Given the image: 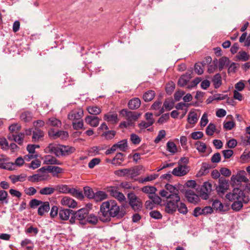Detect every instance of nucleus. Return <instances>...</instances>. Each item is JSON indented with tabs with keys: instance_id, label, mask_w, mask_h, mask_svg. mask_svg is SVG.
<instances>
[{
	"instance_id": "obj_42",
	"label": "nucleus",
	"mask_w": 250,
	"mask_h": 250,
	"mask_svg": "<svg viewBox=\"0 0 250 250\" xmlns=\"http://www.w3.org/2000/svg\"><path fill=\"white\" fill-rule=\"evenodd\" d=\"M56 191L55 187L52 188V187H44L42 188L40 191L39 193L41 195H51L53 194L55 191Z\"/></svg>"
},
{
	"instance_id": "obj_28",
	"label": "nucleus",
	"mask_w": 250,
	"mask_h": 250,
	"mask_svg": "<svg viewBox=\"0 0 250 250\" xmlns=\"http://www.w3.org/2000/svg\"><path fill=\"white\" fill-rule=\"evenodd\" d=\"M62 156H67L74 153L76 149L74 147L69 146L61 145Z\"/></svg>"
},
{
	"instance_id": "obj_35",
	"label": "nucleus",
	"mask_w": 250,
	"mask_h": 250,
	"mask_svg": "<svg viewBox=\"0 0 250 250\" xmlns=\"http://www.w3.org/2000/svg\"><path fill=\"white\" fill-rule=\"evenodd\" d=\"M155 96V91L152 90H149L144 94L143 98L146 102H148L153 100Z\"/></svg>"
},
{
	"instance_id": "obj_38",
	"label": "nucleus",
	"mask_w": 250,
	"mask_h": 250,
	"mask_svg": "<svg viewBox=\"0 0 250 250\" xmlns=\"http://www.w3.org/2000/svg\"><path fill=\"white\" fill-rule=\"evenodd\" d=\"M46 169L49 172L53 173L54 176H56L58 174L61 173L62 172L63 169L60 167L57 166H48Z\"/></svg>"
},
{
	"instance_id": "obj_15",
	"label": "nucleus",
	"mask_w": 250,
	"mask_h": 250,
	"mask_svg": "<svg viewBox=\"0 0 250 250\" xmlns=\"http://www.w3.org/2000/svg\"><path fill=\"white\" fill-rule=\"evenodd\" d=\"M229 187L228 181L224 178H220L218 181V185L216 186V190L218 193H224Z\"/></svg>"
},
{
	"instance_id": "obj_20",
	"label": "nucleus",
	"mask_w": 250,
	"mask_h": 250,
	"mask_svg": "<svg viewBox=\"0 0 250 250\" xmlns=\"http://www.w3.org/2000/svg\"><path fill=\"white\" fill-rule=\"evenodd\" d=\"M85 122L91 126L97 127L99 124L100 119L96 116H87L85 118Z\"/></svg>"
},
{
	"instance_id": "obj_25",
	"label": "nucleus",
	"mask_w": 250,
	"mask_h": 250,
	"mask_svg": "<svg viewBox=\"0 0 250 250\" xmlns=\"http://www.w3.org/2000/svg\"><path fill=\"white\" fill-rule=\"evenodd\" d=\"M73 212L74 210L70 209H61L59 211V218L62 221L67 220L71 213Z\"/></svg>"
},
{
	"instance_id": "obj_39",
	"label": "nucleus",
	"mask_w": 250,
	"mask_h": 250,
	"mask_svg": "<svg viewBox=\"0 0 250 250\" xmlns=\"http://www.w3.org/2000/svg\"><path fill=\"white\" fill-rule=\"evenodd\" d=\"M165 188L167 189L166 191L168 193V195H175V194L176 195H179L178 189L172 185L167 184L165 186Z\"/></svg>"
},
{
	"instance_id": "obj_26",
	"label": "nucleus",
	"mask_w": 250,
	"mask_h": 250,
	"mask_svg": "<svg viewBox=\"0 0 250 250\" xmlns=\"http://www.w3.org/2000/svg\"><path fill=\"white\" fill-rule=\"evenodd\" d=\"M125 160V155L122 153H118L111 161V164L116 166H121Z\"/></svg>"
},
{
	"instance_id": "obj_58",
	"label": "nucleus",
	"mask_w": 250,
	"mask_h": 250,
	"mask_svg": "<svg viewBox=\"0 0 250 250\" xmlns=\"http://www.w3.org/2000/svg\"><path fill=\"white\" fill-rule=\"evenodd\" d=\"M235 126V123L233 121L224 122L223 127L227 130H231Z\"/></svg>"
},
{
	"instance_id": "obj_32",
	"label": "nucleus",
	"mask_w": 250,
	"mask_h": 250,
	"mask_svg": "<svg viewBox=\"0 0 250 250\" xmlns=\"http://www.w3.org/2000/svg\"><path fill=\"white\" fill-rule=\"evenodd\" d=\"M114 146H115V148L116 150L119 149L121 151L125 152L128 147L127 140H122L117 144H114Z\"/></svg>"
},
{
	"instance_id": "obj_36",
	"label": "nucleus",
	"mask_w": 250,
	"mask_h": 250,
	"mask_svg": "<svg viewBox=\"0 0 250 250\" xmlns=\"http://www.w3.org/2000/svg\"><path fill=\"white\" fill-rule=\"evenodd\" d=\"M88 113L91 115H97L101 113L102 109L97 105L89 106L87 107Z\"/></svg>"
},
{
	"instance_id": "obj_53",
	"label": "nucleus",
	"mask_w": 250,
	"mask_h": 250,
	"mask_svg": "<svg viewBox=\"0 0 250 250\" xmlns=\"http://www.w3.org/2000/svg\"><path fill=\"white\" fill-rule=\"evenodd\" d=\"M216 130V125L212 123H210L206 128V133L208 136H212Z\"/></svg>"
},
{
	"instance_id": "obj_6",
	"label": "nucleus",
	"mask_w": 250,
	"mask_h": 250,
	"mask_svg": "<svg viewBox=\"0 0 250 250\" xmlns=\"http://www.w3.org/2000/svg\"><path fill=\"white\" fill-rule=\"evenodd\" d=\"M114 174L118 176H126L133 178L139 175V171L137 168L131 167L115 170Z\"/></svg>"
},
{
	"instance_id": "obj_22",
	"label": "nucleus",
	"mask_w": 250,
	"mask_h": 250,
	"mask_svg": "<svg viewBox=\"0 0 250 250\" xmlns=\"http://www.w3.org/2000/svg\"><path fill=\"white\" fill-rule=\"evenodd\" d=\"M50 204L49 202H42L38 209V214L40 216H43L48 213L50 210Z\"/></svg>"
},
{
	"instance_id": "obj_18",
	"label": "nucleus",
	"mask_w": 250,
	"mask_h": 250,
	"mask_svg": "<svg viewBox=\"0 0 250 250\" xmlns=\"http://www.w3.org/2000/svg\"><path fill=\"white\" fill-rule=\"evenodd\" d=\"M104 119L105 121L113 125L116 124L119 121L118 115L116 113H107L104 114Z\"/></svg>"
},
{
	"instance_id": "obj_31",
	"label": "nucleus",
	"mask_w": 250,
	"mask_h": 250,
	"mask_svg": "<svg viewBox=\"0 0 250 250\" xmlns=\"http://www.w3.org/2000/svg\"><path fill=\"white\" fill-rule=\"evenodd\" d=\"M110 193L113 197L117 199L120 202L125 201V197L123 193L117 191L116 189H112L110 190Z\"/></svg>"
},
{
	"instance_id": "obj_40",
	"label": "nucleus",
	"mask_w": 250,
	"mask_h": 250,
	"mask_svg": "<svg viewBox=\"0 0 250 250\" xmlns=\"http://www.w3.org/2000/svg\"><path fill=\"white\" fill-rule=\"evenodd\" d=\"M20 119L22 121L25 123L29 122L32 120V114L30 112L25 111L21 114Z\"/></svg>"
},
{
	"instance_id": "obj_21",
	"label": "nucleus",
	"mask_w": 250,
	"mask_h": 250,
	"mask_svg": "<svg viewBox=\"0 0 250 250\" xmlns=\"http://www.w3.org/2000/svg\"><path fill=\"white\" fill-rule=\"evenodd\" d=\"M61 203L62 205L71 208H75L77 205L75 200L67 196L63 197Z\"/></svg>"
},
{
	"instance_id": "obj_19",
	"label": "nucleus",
	"mask_w": 250,
	"mask_h": 250,
	"mask_svg": "<svg viewBox=\"0 0 250 250\" xmlns=\"http://www.w3.org/2000/svg\"><path fill=\"white\" fill-rule=\"evenodd\" d=\"M185 194L189 202L195 203L198 201L199 197L193 190L191 189L186 190Z\"/></svg>"
},
{
	"instance_id": "obj_59",
	"label": "nucleus",
	"mask_w": 250,
	"mask_h": 250,
	"mask_svg": "<svg viewBox=\"0 0 250 250\" xmlns=\"http://www.w3.org/2000/svg\"><path fill=\"white\" fill-rule=\"evenodd\" d=\"M177 209L180 213L183 214H186L188 212L186 205L183 203H180Z\"/></svg>"
},
{
	"instance_id": "obj_63",
	"label": "nucleus",
	"mask_w": 250,
	"mask_h": 250,
	"mask_svg": "<svg viewBox=\"0 0 250 250\" xmlns=\"http://www.w3.org/2000/svg\"><path fill=\"white\" fill-rule=\"evenodd\" d=\"M116 134L115 131L113 130H109L105 132L102 134V136L104 137L107 140H111L114 138Z\"/></svg>"
},
{
	"instance_id": "obj_45",
	"label": "nucleus",
	"mask_w": 250,
	"mask_h": 250,
	"mask_svg": "<svg viewBox=\"0 0 250 250\" xmlns=\"http://www.w3.org/2000/svg\"><path fill=\"white\" fill-rule=\"evenodd\" d=\"M86 221V223L92 225H96L98 222V217L94 214H88Z\"/></svg>"
},
{
	"instance_id": "obj_44",
	"label": "nucleus",
	"mask_w": 250,
	"mask_h": 250,
	"mask_svg": "<svg viewBox=\"0 0 250 250\" xmlns=\"http://www.w3.org/2000/svg\"><path fill=\"white\" fill-rule=\"evenodd\" d=\"M243 203L242 200L234 201L231 206V208L235 211L240 210L243 207Z\"/></svg>"
},
{
	"instance_id": "obj_55",
	"label": "nucleus",
	"mask_w": 250,
	"mask_h": 250,
	"mask_svg": "<svg viewBox=\"0 0 250 250\" xmlns=\"http://www.w3.org/2000/svg\"><path fill=\"white\" fill-rule=\"evenodd\" d=\"M21 128V125L19 124H13L9 126V130L10 134H14L17 133Z\"/></svg>"
},
{
	"instance_id": "obj_49",
	"label": "nucleus",
	"mask_w": 250,
	"mask_h": 250,
	"mask_svg": "<svg viewBox=\"0 0 250 250\" xmlns=\"http://www.w3.org/2000/svg\"><path fill=\"white\" fill-rule=\"evenodd\" d=\"M85 196L89 199H93L95 193L93 189L89 187H85L83 188Z\"/></svg>"
},
{
	"instance_id": "obj_60",
	"label": "nucleus",
	"mask_w": 250,
	"mask_h": 250,
	"mask_svg": "<svg viewBox=\"0 0 250 250\" xmlns=\"http://www.w3.org/2000/svg\"><path fill=\"white\" fill-rule=\"evenodd\" d=\"M48 121L49 125L53 126L59 127L62 125L61 122L55 118H51Z\"/></svg>"
},
{
	"instance_id": "obj_34",
	"label": "nucleus",
	"mask_w": 250,
	"mask_h": 250,
	"mask_svg": "<svg viewBox=\"0 0 250 250\" xmlns=\"http://www.w3.org/2000/svg\"><path fill=\"white\" fill-rule=\"evenodd\" d=\"M43 136L44 133L42 131L35 128V130L33 131L32 141L34 142H37Z\"/></svg>"
},
{
	"instance_id": "obj_23",
	"label": "nucleus",
	"mask_w": 250,
	"mask_h": 250,
	"mask_svg": "<svg viewBox=\"0 0 250 250\" xmlns=\"http://www.w3.org/2000/svg\"><path fill=\"white\" fill-rule=\"evenodd\" d=\"M43 164L46 165H61L62 164V163L55 157L48 155L44 157Z\"/></svg>"
},
{
	"instance_id": "obj_24",
	"label": "nucleus",
	"mask_w": 250,
	"mask_h": 250,
	"mask_svg": "<svg viewBox=\"0 0 250 250\" xmlns=\"http://www.w3.org/2000/svg\"><path fill=\"white\" fill-rule=\"evenodd\" d=\"M47 148L49 152L54 154L56 156H62L61 145L50 144Z\"/></svg>"
},
{
	"instance_id": "obj_29",
	"label": "nucleus",
	"mask_w": 250,
	"mask_h": 250,
	"mask_svg": "<svg viewBox=\"0 0 250 250\" xmlns=\"http://www.w3.org/2000/svg\"><path fill=\"white\" fill-rule=\"evenodd\" d=\"M27 175L25 174L22 173L20 175H12L9 177V178L11 180L12 183L15 184L17 182H24L25 181Z\"/></svg>"
},
{
	"instance_id": "obj_3",
	"label": "nucleus",
	"mask_w": 250,
	"mask_h": 250,
	"mask_svg": "<svg viewBox=\"0 0 250 250\" xmlns=\"http://www.w3.org/2000/svg\"><path fill=\"white\" fill-rule=\"evenodd\" d=\"M56 191L60 193L70 194L72 196L79 200H83L84 198L82 191H80L75 188H70L66 185H58L55 187Z\"/></svg>"
},
{
	"instance_id": "obj_48",
	"label": "nucleus",
	"mask_w": 250,
	"mask_h": 250,
	"mask_svg": "<svg viewBox=\"0 0 250 250\" xmlns=\"http://www.w3.org/2000/svg\"><path fill=\"white\" fill-rule=\"evenodd\" d=\"M0 203L2 204L8 203V193L5 190H0Z\"/></svg>"
},
{
	"instance_id": "obj_43",
	"label": "nucleus",
	"mask_w": 250,
	"mask_h": 250,
	"mask_svg": "<svg viewBox=\"0 0 250 250\" xmlns=\"http://www.w3.org/2000/svg\"><path fill=\"white\" fill-rule=\"evenodd\" d=\"M195 146L196 148L200 153H204L205 152L207 149L206 145L202 142L197 141L195 144Z\"/></svg>"
},
{
	"instance_id": "obj_52",
	"label": "nucleus",
	"mask_w": 250,
	"mask_h": 250,
	"mask_svg": "<svg viewBox=\"0 0 250 250\" xmlns=\"http://www.w3.org/2000/svg\"><path fill=\"white\" fill-rule=\"evenodd\" d=\"M236 57L238 60L245 62L249 59V55L245 51H239L236 55Z\"/></svg>"
},
{
	"instance_id": "obj_14",
	"label": "nucleus",
	"mask_w": 250,
	"mask_h": 250,
	"mask_svg": "<svg viewBox=\"0 0 250 250\" xmlns=\"http://www.w3.org/2000/svg\"><path fill=\"white\" fill-rule=\"evenodd\" d=\"M83 115L82 108H79L71 111L68 114V118L72 121H76L81 119Z\"/></svg>"
},
{
	"instance_id": "obj_5",
	"label": "nucleus",
	"mask_w": 250,
	"mask_h": 250,
	"mask_svg": "<svg viewBox=\"0 0 250 250\" xmlns=\"http://www.w3.org/2000/svg\"><path fill=\"white\" fill-rule=\"evenodd\" d=\"M127 199L129 205L134 211H138L141 209L143 206L142 202L133 192L127 194Z\"/></svg>"
},
{
	"instance_id": "obj_51",
	"label": "nucleus",
	"mask_w": 250,
	"mask_h": 250,
	"mask_svg": "<svg viewBox=\"0 0 250 250\" xmlns=\"http://www.w3.org/2000/svg\"><path fill=\"white\" fill-rule=\"evenodd\" d=\"M28 180L31 182L35 183L42 181L44 180V178L42 176L39 174H35L29 176L28 177Z\"/></svg>"
},
{
	"instance_id": "obj_56",
	"label": "nucleus",
	"mask_w": 250,
	"mask_h": 250,
	"mask_svg": "<svg viewBox=\"0 0 250 250\" xmlns=\"http://www.w3.org/2000/svg\"><path fill=\"white\" fill-rule=\"evenodd\" d=\"M148 197L155 204H159L162 201L161 198L155 193L148 195Z\"/></svg>"
},
{
	"instance_id": "obj_47",
	"label": "nucleus",
	"mask_w": 250,
	"mask_h": 250,
	"mask_svg": "<svg viewBox=\"0 0 250 250\" xmlns=\"http://www.w3.org/2000/svg\"><path fill=\"white\" fill-rule=\"evenodd\" d=\"M229 61V59L226 57H222L219 59L218 68L220 71H221L224 68Z\"/></svg>"
},
{
	"instance_id": "obj_64",
	"label": "nucleus",
	"mask_w": 250,
	"mask_h": 250,
	"mask_svg": "<svg viewBox=\"0 0 250 250\" xmlns=\"http://www.w3.org/2000/svg\"><path fill=\"white\" fill-rule=\"evenodd\" d=\"M217 61H213L212 64H209L208 66V72L209 73H212L214 72L217 68Z\"/></svg>"
},
{
	"instance_id": "obj_27",
	"label": "nucleus",
	"mask_w": 250,
	"mask_h": 250,
	"mask_svg": "<svg viewBox=\"0 0 250 250\" xmlns=\"http://www.w3.org/2000/svg\"><path fill=\"white\" fill-rule=\"evenodd\" d=\"M191 78V74L190 73H186L185 74L183 75L178 80V85L181 87L185 86L187 84Z\"/></svg>"
},
{
	"instance_id": "obj_7",
	"label": "nucleus",
	"mask_w": 250,
	"mask_h": 250,
	"mask_svg": "<svg viewBox=\"0 0 250 250\" xmlns=\"http://www.w3.org/2000/svg\"><path fill=\"white\" fill-rule=\"evenodd\" d=\"M120 113L123 116H125L126 120L128 122L133 126L135 122L138 119L140 116V114L136 112L128 111L126 109H122Z\"/></svg>"
},
{
	"instance_id": "obj_62",
	"label": "nucleus",
	"mask_w": 250,
	"mask_h": 250,
	"mask_svg": "<svg viewBox=\"0 0 250 250\" xmlns=\"http://www.w3.org/2000/svg\"><path fill=\"white\" fill-rule=\"evenodd\" d=\"M166 133L164 130H161L159 131L157 136L154 140V142L156 144L159 143L161 140L166 136Z\"/></svg>"
},
{
	"instance_id": "obj_50",
	"label": "nucleus",
	"mask_w": 250,
	"mask_h": 250,
	"mask_svg": "<svg viewBox=\"0 0 250 250\" xmlns=\"http://www.w3.org/2000/svg\"><path fill=\"white\" fill-rule=\"evenodd\" d=\"M141 190L145 193L150 195L151 194L155 193L157 189L153 186H145L141 188Z\"/></svg>"
},
{
	"instance_id": "obj_9",
	"label": "nucleus",
	"mask_w": 250,
	"mask_h": 250,
	"mask_svg": "<svg viewBox=\"0 0 250 250\" xmlns=\"http://www.w3.org/2000/svg\"><path fill=\"white\" fill-rule=\"evenodd\" d=\"M73 213L81 224L85 225L86 224V220L89 213V210L87 208H82L77 211L74 210Z\"/></svg>"
},
{
	"instance_id": "obj_54",
	"label": "nucleus",
	"mask_w": 250,
	"mask_h": 250,
	"mask_svg": "<svg viewBox=\"0 0 250 250\" xmlns=\"http://www.w3.org/2000/svg\"><path fill=\"white\" fill-rule=\"evenodd\" d=\"M204 64L202 62L196 63L194 65V71L198 75H201L203 73Z\"/></svg>"
},
{
	"instance_id": "obj_4",
	"label": "nucleus",
	"mask_w": 250,
	"mask_h": 250,
	"mask_svg": "<svg viewBox=\"0 0 250 250\" xmlns=\"http://www.w3.org/2000/svg\"><path fill=\"white\" fill-rule=\"evenodd\" d=\"M226 198L231 202L242 200L245 204L250 201L249 196L246 195L243 191L239 188H234L232 192L227 193Z\"/></svg>"
},
{
	"instance_id": "obj_17",
	"label": "nucleus",
	"mask_w": 250,
	"mask_h": 250,
	"mask_svg": "<svg viewBox=\"0 0 250 250\" xmlns=\"http://www.w3.org/2000/svg\"><path fill=\"white\" fill-rule=\"evenodd\" d=\"M24 138V133H19L18 134H9L8 136V139L10 141H14L19 145L23 144Z\"/></svg>"
},
{
	"instance_id": "obj_12",
	"label": "nucleus",
	"mask_w": 250,
	"mask_h": 250,
	"mask_svg": "<svg viewBox=\"0 0 250 250\" xmlns=\"http://www.w3.org/2000/svg\"><path fill=\"white\" fill-rule=\"evenodd\" d=\"M245 171L244 170L239 171L236 175H232L231 177V182L233 184H239L243 182L247 183L249 181L248 179L245 176Z\"/></svg>"
},
{
	"instance_id": "obj_30",
	"label": "nucleus",
	"mask_w": 250,
	"mask_h": 250,
	"mask_svg": "<svg viewBox=\"0 0 250 250\" xmlns=\"http://www.w3.org/2000/svg\"><path fill=\"white\" fill-rule=\"evenodd\" d=\"M141 105V101L138 98H134L129 100L128 106L131 109H138Z\"/></svg>"
},
{
	"instance_id": "obj_2",
	"label": "nucleus",
	"mask_w": 250,
	"mask_h": 250,
	"mask_svg": "<svg viewBox=\"0 0 250 250\" xmlns=\"http://www.w3.org/2000/svg\"><path fill=\"white\" fill-rule=\"evenodd\" d=\"M160 195L163 197L167 198L165 206V211L168 214H173L175 212L178 207V203L180 201L179 195H168L167 191L165 189L161 190Z\"/></svg>"
},
{
	"instance_id": "obj_37",
	"label": "nucleus",
	"mask_w": 250,
	"mask_h": 250,
	"mask_svg": "<svg viewBox=\"0 0 250 250\" xmlns=\"http://www.w3.org/2000/svg\"><path fill=\"white\" fill-rule=\"evenodd\" d=\"M198 120L197 114L194 111H190L188 115V122L189 124L195 125Z\"/></svg>"
},
{
	"instance_id": "obj_8",
	"label": "nucleus",
	"mask_w": 250,
	"mask_h": 250,
	"mask_svg": "<svg viewBox=\"0 0 250 250\" xmlns=\"http://www.w3.org/2000/svg\"><path fill=\"white\" fill-rule=\"evenodd\" d=\"M145 118L146 121H142L138 124V126L141 130H144L150 127L155 122L152 113L146 112L145 114Z\"/></svg>"
},
{
	"instance_id": "obj_10",
	"label": "nucleus",
	"mask_w": 250,
	"mask_h": 250,
	"mask_svg": "<svg viewBox=\"0 0 250 250\" xmlns=\"http://www.w3.org/2000/svg\"><path fill=\"white\" fill-rule=\"evenodd\" d=\"M212 190V185L209 182H205L202 186L200 192V197L204 200L209 198V195Z\"/></svg>"
},
{
	"instance_id": "obj_16",
	"label": "nucleus",
	"mask_w": 250,
	"mask_h": 250,
	"mask_svg": "<svg viewBox=\"0 0 250 250\" xmlns=\"http://www.w3.org/2000/svg\"><path fill=\"white\" fill-rule=\"evenodd\" d=\"M49 136L53 139L60 138L61 139H66L68 137V133L67 131L63 130L55 131L54 129H51L49 132Z\"/></svg>"
},
{
	"instance_id": "obj_46",
	"label": "nucleus",
	"mask_w": 250,
	"mask_h": 250,
	"mask_svg": "<svg viewBox=\"0 0 250 250\" xmlns=\"http://www.w3.org/2000/svg\"><path fill=\"white\" fill-rule=\"evenodd\" d=\"M167 149L171 153L174 154L177 151L176 145L174 143L168 141L167 144Z\"/></svg>"
},
{
	"instance_id": "obj_61",
	"label": "nucleus",
	"mask_w": 250,
	"mask_h": 250,
	"mask_svg": "<svg viewBox=\"0 0 250 250\" xmlns=\"http://www.w3.org/2000/svg\"><path fill=\"white\" fill-rule=\"evenodd\" d=\"M130 140L134 145L139 144L141 141L140 137L135 133L130 135Z\"/></svg>"
},
{
	"instance_id": "obj_11",
	"label": "nucleus",
	"mask_w": 250,
	"mask_h": 250,
	"mask_svg": "<svg viewBox=\"0 0 250 250\" xmlns=\"http://www.w3.org/2000/svg\"><path fill=\"white\" fill-rule=\"evenodd\" d=\"M212 206L216 212L219 213H224L229 209V205L228 204H223L218 200L213 201Z\"/></svg>"
},
{
	"instance_id": "obj_41",
	"label": "nucleus",
	"mask_w": 250,
	"mask_h": 250,
	"mask_svg": "<svg viewBox=\"0 0 250 250\" xmlns=\"http://www.w3.org/2000/svg\"><path fill=\"white\" fill-rule=\"evenodd\" d=\"M212 82L215 88H217L219 87L222 84L221 75L219 73L215 74L212 78Z\"/></svg>"
},
{
	"instance_id": "obj_1",
	"label": "nucleus",
	"mask_w": 250,
	"mask_h": 250,
	"mask_svg": "<svg viewBox=\"0 0 250 250\" xmlns=\"http://www.w3.org/2000/svg\"><path fill=\"white\" fill-rule=\"evenodd\" d=\"M125 213L124 206L120 207L116 201L110 200L101 204L99 217L101 221L107 222L110 221L111 217L123 218Z\"/></svg>"
},
{
	"instance_id": "obj_13",
	"label": "nucleus",
	"mask_w": 250,
	"mask_h": 250,
	"mask_svg": "<svg viewBox=\"0 0 250 250\" xmlns=\"http://www.w3.org/2000/svg\"><path fill=\"white\" fill-rule=\"evenodd\" d=\"M189 171V167L187 165L179 164L177 167H175L173 169L171 173L176 176H183L186 175Z\"/></svg>"
},
{
	"instance_id": "obj_33",
	"label": "nucleus",
	"mask_w": 250,
	"mask_h": 250,
	"mask_svg": "<svg viewBox=\"0 0 250 250\" xmlns=\"http://www.w3.org/2000/svg\"><path fill=\"white\" fill-rule=\"evenodd\" d=\"M107 194L104 191H98L95 193L93 199L96 202H101L107 198Z\"/></svg>"
},
{
	"instance_id": "obj_57",
	"label": "nucleus",
	"mask_w": 250,
	"mask_h": 250,
	"mask_svg": "<svg viewBox=\"0 0 250 250\" xmlns=\"http://www.w3.org/2000/svg\"><path fill=\"white\" fill-rule=\"evenodd\" d=\"M175 88V84L174 82L170 81L168 82L166 87V90L167 94H170Z\"/></svg>"
}]
</instances>
